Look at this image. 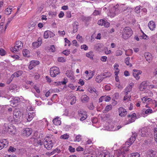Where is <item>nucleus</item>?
<instances>
[{
	"label": "nucleus",
	"instance_id": "f257e3e1",
	"mask_svg": "<svg viewBox=\"0 0 157 157\" xmlns=\"http://www.w3.org/2000/svg\"><path fill=\"white\" fill-rule=\"evenodd\" d=\"M124 6V5H121L119 6L117 4L113 6L110 10L109 12L108 13V15L111 17H113L121 12L124 11L126 10V8H123Z\"/></svg>",
	"mask_w": 157,
	"mask_h": 157
},
{
	"label": "nucleus",
	"instance_id": "f03ea898",
	"mask_svg": "<svg viewBox=\"0 0 157 157\" xmlns=\"http://www.w3.org/2000/svg\"><path fill=\"white\" fill-rule=\"evenodd\" d=\"M132 34L131 29L128 27H126L123 29L122 32V38L125 40L130 37Z\"/></svg>",
	"mask_w": 157,
	"mask_h": 157
},
{
	"label": "nucleus",
	"instance_id": "7ed1b4c3",
	"mask_svg": "<svg viewBox=\"0 0 157 157\" xmlns=\"http://www.w3.org/2000/svg\"><path fill=\"white\" fill-rule=\"evenodd\" d=\"M13 118L14 122L16 124H18L21 121V114L19 111H15L13 113Z\"/></svg>",
	"mask_w": 157,
	"mask_h": 157
},
{
	"label": "nucleus",
	"instance_id": "20e7f679",
	"mask_svg": "<svg viewBox=\"0 0 157 157\" xmlns=\"http://www.w3.org/2000/svg\"><path fill=\"white\" fill-rule=\"evenodd\" d=\"M50 73L51 77H55L60 73L59 69L56 67H52L50 69Z\"/></svg>",
	"mask_w": 157,
	"mask_h": 157
},
{
	"label": "nucleus",
	"instance_id": "39448f33",
	"mask_svg": "<svg viewBox=\"0 0 157 157\" xmlns=\"http://www.w3.org/2000/svg\"><path fill=\"white\" fill-rule=\"evenodd\" d=\"M44 144L45 147L48 150L51 149L53 145V144L51 140H45Z\"/></svg>",
	"mask_w": 157,
	"mask_h": 157
},
{
	"label": "nucleus",
	"instance_id": "423d86ee",
	"mask_svg": "<svg viewBox=\"0 0 157 157\" xmlns=\"http://www.w3.org/2000/svg\"><path fill=\"white\" fill-rule=\"evenodd\" d=\"M9 143L6 139H4L0 140V150L4 147H6L8 145Z\"/></svg>",
	"mask_w": 157,
	"mask_h": 157
},
{
	"label": "nucleus",
	"instance_id": "0eeeda50",
	"mask_svg": "<svg viewBox=\"0 0 157 157\" xmlns=\"http://www.w3.org/2000/svg\"><path fill=\"white\" fill-rule=\"evenodd\" d=\"M35 112L33 110H30L28 114L26 116L27 120L28 121H31L35 116Z\"/></svg>",
	"mask_w": 157,
	"mask_h": 157
},
{
	"label": "nucleus",
	"instance_id": "6e6552de",
	"mask_svg": "<svg viewBox=\"0 0 157 157\" xmlns=\"http://www.w3.org/2000/svg\"><path fill=\"white\" fill-rule=\"evenodd\" d=\"M98 25L101 26L104 25L105 27L107 28L109 27L110 24L106 21H105L103 19H101L99 20L98 22Z\"/></svg>",
	"mask_w": 157,
	"mask_h": 157
},
{
	"label": "nucleus",
	"instance_id": "1a4fd4ad",
	"mask_svg": "<svg viewBox=\"0 0 157 157\" xmlns=\"http://www.w3.org/2000/svg\"><path fill=\"white\" fill-rule=\"evenodd\" d=\"M78 114L79 117H81L80 120L83 121L86 119L87 117L86 113L83 111H79Z\"/></svg>",
	"mask_w": 157,
	"mask_h": 157
},
{
	"label": "nucleus",
	"instance_id": "9d476101",
	"mask_svg": "<svg viewBox=\"0 0 157 157\" xmlns=\"http://www.w3.org/2000/svg\"><path fill=\"white\" fill-rule=\"evenodd\" d=\"M118 111L119 116L121 117H124L127 115V111L123 107H120L118 109Z\"/></svg>",
	"mask_w": 157,
	"mask_h": 157
},
{
	"label": "nucleus",
	"instance_id": "9b49d317",
	"mask_svg": "<svg viewBox=\"0 0 157 157\" xmlns=\"http://www.w3.org/2000/svg\"><path fill=\"white\" fill-rule=\"evenodd\" d=\"M55 35V34L50 31L47 30L44 32V38L47 39L49 36L50 37H53Z\"/></svg>",
	"mask_w": 157,
	"mask_h": 157
},
{
	"label": "nucleus",
	"instance_id": "f8f14e48",
	"mask_svg": "<svg viewBox=\"0 0 157 157\" xmlns=\"http://www.w3.org/2000/svg\"><path fill=\"white\" fill-rule=\"evenodd\" d=\"M146 157H157V153L152 150H150L147 151Z\"/></svg>",
	"mask_w": 157,
	"mask_h": 157
},
{
	"label": "nucleus",
	"instance_id": "ddd939ff",
	"mask_svg": "<svg viewBox=\"0 0 157 157\" xmlns=\"http://www.w3.org/2000/svg\"><path fill=\"white\" fill-rule=\"evenodd\" d=\"M32 132L31 129L27 128H25L23 132V134L24 136H28L30 135Z\"/></svg>",
	"mask_w": 157,
	"mask_h": 157
},
{
	"label": "nucleus",
	"instance_id": "4468645a",
	"mask_svg": "<svg viewBox=\"0 0 157 157\" xmlns=\"http://www.w3.org/2000/svg\"><path fill=\"white\" fill-rule=\"evenodd\" d=\"M42 38L41 37H39L37 41L33 43V45L35 48H37L40 46L41 44Z\"/></svg>",
	"mask_w": 157,
	"mask_h": 157
},
{
	"label": "nucleus",
	"instance_id": "2eb2a0df",
	"mask_svg": "<svg viewBox=\"0 0 157 157\" xmlns=\"http://www.w3.org/2000/svg\"><path fill=\"white\" fill-rule=\"evenodd\" d=\"M20 99L17 97H15L13 98V100L10 101L11 105L13 106V105L17 104L20 101Z\"/></svg>",
	"mask_w": 157,
	"mask_h": 157
},
{
	"label": "nucleus",
	"instance_id": "dca6fc26",
	"mask_svg": "<svg viewBox=\"0 0 157 157\" xmlns=\"http://www.w3.org/2000/svg\"><path fill=\"white\" fill-rule=\"evenodd\" d=\"M144 56L146 60L150 62L152 59L151 54L149 52H145L144 54Z\"/></svg>",
	"mask_w": 157,
	"mask_h": 157
},
{
	"label": "nucleus",
	"instance_id": "f3484780",
	"mask_svg": "<svg viewBox=\"0 0 157 157\" xmlns=\"http://www.w3.org/2000/svg\"><path fill=\"white\" fill-rule=\"evenodd\" d=\"M148 26L149 29L151 30H154L155 27V23L153 21H151L148 23Z\"/></svg>",
	"mask_w": 157,
	"mask_h": 157
},
{
	"label": "nucleus",
	"instance_id": "a211bd4d",
	"mask_svg": "<svg viewBox=\"0 0 157 157\" xmlns=\"http://www.w3.org/2000/svg\"><path fill=\"white\" fill-rule=\"evenodd\" d=\"M59 117H56L53 120V123L55 125H59L60 124L61 121L60 120H59Z\"/></svg>",
	"mask_w": 157,
	"mask_h": 157
},
{
	"label": "nucleus",
	"instance_id": "6ab92c4d",
	"mask_svg": "<svg viewBox=\"0 0 157 157\" xmlns=\"http://www.w3.org/2000/svg\"><path fill=\"white\" fill-rule=\"evenodd\" d=\"M23 73L22 71L21 70L15 72L12 75L13 78L15 77H18L21 75Z\"/></svg>",
	"mask_w": 157,
	"mask_h": 157
},
{
	"label": "nucleus",
	"instance_id": "aec40b11",
	"mask_svg": "<svg viewBox=\"0 0 157 157\" xmlns=\"http://www.w3.org/2000/svg\"><path fill=\"white\" fill-rule=\"evenodd\" d=\"M104 78L102 77V74H101L97 76L96 78V81L98 83L101 82L103 79Z\"/></svg>",
	"mask_w": 157,
	"mask_h": 157
},
{
	"label": "nucleus",
	"instance_id": "412c9836",
	"mask_svg": "<svg viewBox=\"0 0 157 157\" xmlns=\"http://www.w3.org/2000/svg\"><path fill=\"white\" fill-rule=\"evenodd\" d=\"M137 136V134L136 133H133L132 136L129 138L130 141H131V144H132L135 141L136 139V137Z\"/></svg>",
	"mask_w": 157,
	"mask_h": 157
},
{
	"label": "nucleus",
	"instance_id": "4be33fe9",
	"mask_svg": "<svg viewBox=\"0 0 157 157\" xmlns=\"http://www.w3.org/2000/svg\"><path fill=\"white\" fill-rule=\"evenodd\" d=\"M103 45L100 43H97L94 45V49L96 50L100 51Z\"/></svg>",
	"mask_w": 157,
	"mask_h": 157
},
{
	"label": "nucleus",
	"instance_id": "5701e85b",
	"mask_svg": "<svg viewBox=\"0 0 157 157\" xmlns=\"http://www.w3.org/2000/svg\"><path fill=\"white\" fill-rule=\"evenodd\" d=\"M81 18L82 21L85 23L87 22L90 20V17H86L84 16H82Z\"/></svg>",
	"mask_w": 157,
	"mask_h": 157
},
{
	"label": "nucleus",
	"instance_id": "b1692460",
	"mask_svg": "<svg viewBox=\"0 0 157 157\" xmlns=\"http://www.w3.org/2000/svg\"><path fill=\"white\" fill-rule=\"evenodd\" d=\"M73 33H75L78 30L77 26H78V23L77 22H75L73 24Z\"/></svg>",
	"mask_w": 157,
	"mask_h": 157
},
{
	"label": "nucleus",
	"instance_id": "393cba45",
	"mask_svg": "<svg viewBox=\"0 0 157 157\" xmlns=\"http://www.w3.org/2000/svg\"><path fill=\"white\" fill-rule=\"evenodd\" d=\"M89 100V98L86 95H83L82 97V101L83 102H87Z\"/></svg>",
	"mask_w": 157,
	"mask_h": 157
},
{
	"label": "nucleus",
	"instance_id": "a878e982",
	"mask_svg": "<svg viewBox=\"0 0 157 157\" xmlns=\"http://www.w3.org/2000/svg\"><path fill=\"white\" fill-rule=\"evenodd\" d=\"M133 83H130L128 86L124 89L125 91L130 92L132 90V86L133 85Z\"/></svg>",
	"mask_w": 157,
	"mask_h": 157
},
{
	"label": "nucleus",
	"instance_id": "bb28decb",
	"mask_svg": "<svg viewBox=\"0 0 157 157\" xmlns=\"http://www.w3.org/2000/svg\"><path fill=\"white\" fill-rule=\"evenodd\" d=\"M23 46V44L20 41H18L16 42L15 46L17 48H20L21 49V48Z\"/></svg>",
	"mask_w": 157,
	"mask_h": 157
},
{
	"label": "nucleus",
	"instance_id": "cd10ccee",
	"mask_svg": "<svg viewBox=\"0 0 157 157\" xmlns=\"http://www.w3.org/2000/svg\"><path fill=\"white\" fill-rule=\"evenodd\" d=\"M141 133V136L142 137H144L146 136V133H147V131L146 128H143L141 129L140 131H139V132Z\"/></svg>",
	"mask_w": 157,
	"mask_h": 157
},
{
	"label": "nucleus",
	"instance_id": "c85d7f7f",
	"mask_svg": "<svg viewBox=\"0 0 157 157\" xmlns=\"http://www.w3.org/2000/svg\"><path fill=\"white\" fill-rule=\"evenodd\" d=\"M112 108V105H107L105 108V110H104V113H107L109 111V110H111Z\"/></svg>",
	"mask_w": 157,
	"mask_h": 157
},
{
	"label": "nucleus",
	"instance_id": "c756f323",
	"mask_svg": "<svg viewBox=\"0 0 157 157\" xmlns=\"http://www.w3.org/2000/svg\"><path fill=\"white\" fill-rule=\"evenodd\" d=\"M133 75L137 80H138L140 78L138 74L136 72V70L134 69L133 70Z\"/></svg>",
	"mask_w": 157,
	"mask_h": 157
},
{
	"label": "nucleus",
	"instance_id": "7c9ffc66",
	"mask_svg": "<svg viewBox=\"0 0 157 157\" xmlns=\"http://www.w3.org/2000/svg\"><path fill=\"white\" fill-rule=\"evenodd\" d=\"M88 90L90 93H93V92H95L96 94H97L98 93V91L95 88H89L88 89Z\"/></svg>",
	"mask_w": 157,
	"mask_h": 157
},
{
	"label": "nucleus",
	"instance_id": "2f4dec72",
	"mask_svg": "<svg viewBox=\"0 0 157 157\" xmlns=\"http://www.w3.org/2000/svg\"><path fill=\"white\" fill-rule=\"evenodd\" d=\"M101 13V11L95 10L93 13V15L94 16H96L98 15H100Z\"/></svg>",
	"mask_w": 157,
	"mask_h": 157
},
{
	"label": "nucleus",
	"instance_id": "473e14b6",
	"mask_svg": "<svg viewBox=\"0 0 157 157\" xmlns=\"http://www.w3.org/2000/svg\"><path fill=\"white\" fill-rule=\"evenodd\" d=\"M141 6H136L135 9V12L137 13H140V10L141 9Z\"/></svg>",
	"mask_w": 157,
	"mask_h": 157
},
{
	"label": "nucleus",
	"instance_id": "72a5a7b5",
	"mask_svg": "<svg viewBox=\"0 0 157 157\" xmlns=\"http://www.w3.org/2000/svg\"><path fill=\"white\" fill-rule=\"evenodd\" d=\"M129 59L130 58L129 57H127L125 59V62L127 65H130V67H131L132 66V65L131 64H129Z\"/></svg>",
	"mask_w": 157,
	"mask_h": 157
},
{
	"label": "nucleus",
	"instance_id": "f704fd0d",
	"mask_svg": "<svg viewBox=\"0 0 157 157\" xmlns=\"http://www.w3.org/2000/svg\"><path fill=\"white\" fill-rule=\"evenodd\" d=\"M111 73L109 72H107L106 73H104L103 74H102V77L104 76V78L109 77H110L111 75Z\"/></svg>",
	"mask_w": 157,
	"mask_h": 157
},
{
	"label": "nucleus",
	"instance_id": "c9c22d12",
	"mask_svg": "<svg viewBox=\"0 0 157 157\" xmlns=\"http://www.w3.org/2000/svg\"><path fill=\"white\" fill-rule=\"evenodd\" d=\"M69 137V135L66 134L62 135L60 137V138L64 140H66L68 139Z\"/></svg>",
	"mask_w": 157,
	"mask_h": 157
},
{
	"label": "nucleus",
	"instance_id": "e433bc0d",
	"mask_svg": "<svg viewBox=\"0 0 157 157\" xmlns=\"http://www.w3.org/2000/svg\"><path fill=\"white\" fill-rule=\"evenodd\" d=\"M61 151L60 150L58 149V148H56L55 149H54L53 150V151L50 153V154L51 155H53L54 153L57 152V153H59Z\"/></svg>",
	"mask_w": 157,
	"mask_h": 157
},
{
	"label": "nucleus",
	"instance_id": "4c0bfd02",
	"mask_svg": "<svg viewBox=\"0 0 157 157\" xmlns=\"http://www.w3.org/2000/svg\"><path fill=\"white\" fill-rule=\"evenodd\" d=\"M147 84V82H143L141 83L140 85L141 86H142L143 87V89H145Z\"/></svg>",
	"mask_w": 157,
	"mask_h": 157
},
{
	"label": "nucleus",
	"instance_id": "58836bf2",
	"mask_svg": "<svg viewBox=\"0 0 157 157\" xmlns=\"http://www.w3.org/2000/svg\"><path fill=\"white\" fill-rule=\"evenodd\" d=\"M76 100V98L75 96H73L71 98V105H73L75 104V102Z\"/></svg>",
	"mask_w": 157,
	"mask_h": 157
},
{
	"label": "nucleus",
	"instance_id": "ea45409f",
	"mask_svg": "<svg viewBox=\"0 0 157 157\" xmlns=\"http://www.w3.org/2000/svg\"><path fill=\"white\" fill-rule=\"evenodd\" d=\"M122 54V52L120 50H117L115 52V55L116 56L121 55Z\"/></svg>",
	"mask_w": 157,
	"mask_h": 157
},
{
	"label": "nucleus",
	"instance_id": "a19ab883",
	"mask_svg": "<svg viewBox=\"0 0 157 157\" xmlns=\"http://www.w3.org/2000/svg\"><path fill=\"white\" fill-rule=\"evenodd\" d=\"M154 133H155V136H154V138L155 141L157 143V127L155 128H154Z\"/></svg>",
	"mask_w": 157,
	"mask_h": 157
},
{
	"label": "nucleus",
	"instance_id": "79ce46f5",
	"mask_svg": "<svg viewBox=\"0 0 157 157\" xmlns=\"http://www.w3.org/2000/svg\"><path fill=\"white\" fill-rule=\"evenodd\" d=\"M114 125H110L109 126L110 131H116V127Z\"/></svg>",
	"mask_w": 157,
	"mask_h": 157
},
{
	"label": "nucleus",
	"instance_id": "37998d69",
	"mask_svg": "<svg viewBox=\"0 0 157 157\" xmlns=\"http://www.w3.org/2000/svg\"><path fill=\"white\" fill-rule=\"evenodd\" d=\"M11 10L10 8H7L5 10V13L7 15H9L11 13Z\"/></svg>",
	"mask_w": 157,
	"mask_h": 157
},
{
	"label": "nucleus",
	"instance_id": "c03bdc74",
	"mask_svg": "<svg viewBox=\"0 0 157 157\" xmlns=\"http://www.w3.org/2000/svg\"><path fill=\"white\" fill-rule=\"evenodd\" d=\"M17 88V86L14 84H12L9 87V88L11 90L15 89Z\"/></svg>",
	"mask_w": 157,
	"mask_h": 157
},
{
	"label": "nucleus",
	"instance_id": "a18cd8bd",
	"mask_svg": "<svg viewBox=\"0 0 157 157\" xmlns=\"http://www.w3.org/2000/svg\"><path fill=\"white\" fill-rule=\"evenodd\" d=\"M128 118H130L129 119L128 121H127V124L131 123L132 122H133L135 121V119L134 118H132V117H128Z\"/></svg>",
	"mask_w": 157,
	"mask_h": 157
},
{
	"label": "nucleus",
	"instance_id": "49530a36",
	"mask_svg": "<svg viewBox=\"0 0 157 157\" xmlns=\"http://www.w3.org/2000/svg\"><path fill=\"white\" fill-rule=\"evenodd\" d=\"M140 37L141 39L145 40H147L148 38L147 36L144 32H143V35L141 36Z\"/></svg>",
	"mask_w": 157,
	"mask_h": 157
},
{
	"label": "nucleus",
	"instance_id": "de8ad7c7",
	"mask_svg": "<svg viewBox=\"0 0 157 157\" xmlns=\"http://www.w3.org/2000/svg\"><path fill=\"white\" fill-rule=\"evenodd\" d=\"M140 154L138 153H135L131 154L130 157H140Z\"/></svg>",
	"mask_w": 157,
	"mask_h": 157
},
{
	"label": "nucleus",
	"instance_id": "09e8293b",
	"mask_svg": "<svg viewBox=\"0 0 157 157\" xmlns=\"http://www.w3.org/2000/svg\"><path fill=\"white\" fill-rule=\"evenodd\" d=\"M29 51L27 49H25L23 51V56H27L29 53Z\"/></svg>",
	"mask_w": 157,
	"mask_h": 157
},
{
	"label": "nucleus",
	"instance_id": "8fccbe9b",
	"mask_svg": "<svg viewBox=\"0 0 157 157\" xmlns=\"http://www.w3.org/2000/svg\"><path fill=\"white\" fill-rule=\"evenodd\" d=\"M0 54L1 56H4L6 54V52L5 50L2 49H0Z\"/></svg>",
	"mask_w": 157,
	"mask_h": 157
},
{
	"label": "nucleus",
	"instance_id": "3c124183",
	"mask_svg": "<svg viewBox=\"0 0 157 157\" xmlns=\"http://www.w3.org/2000/svg\"><path fill=\"white\" fill-rule=\"evenodd\" d=\"M33 62H32V61L30 62V64L29 66V68L30 70L32 69L33 67H35V65L33 64Z\"/></svg>",
	"mask_w": 157,
	"mask_h": 157
},
{
	"label": "nucleus",
	"instance_id": "603ef678",
	"mask_svg": "<svg viewBox=\"0 0 157 157\" xmlns=\"http://www.w3.org/2000/svg\"><path fill=\"white\" fill-rule=\"evenodd\" d=\"M58 61L60 62H64L66 61V60L63 57H59L58 59Z\"/></svg>",
	"mask_w": 157,
	"mask_h": 157
},
{
	"label": "nucleus",
	"instance_id": "864d4df0",
	"mask_svg": "<svg viewBox=\"0 0 157 157\" xmlns=\"http://www.w3.org/2000/svg\"><path fill=\"white\" fill-rule=\"evenodd\" d=\"M86 56L90 58L91 59H93V56L92 53L90 52L87 53L86 54Z\"/></svg>",
	"mask_w": 157,
	"mask_h": 157
},
{
	"label": "nucleus",
	"instance_id": "5fc2aeb1",
	"mask_svg": "<svg viewBox=\"0 0 157 157\" xmlns=\"http://www.w3.org/2000/svg\"><path fill=\"white\" fill-rule=\"evenodd\" d=\"M16 150V149L15 148L11 146L8 149V151H11V152H14Z\"/></svg>",
	"mask_w": 157,
	"mask_h": 157
},
{
	"label": "nucleus",
	"instance_id": "6e6d98bb",
	"mask_svg": "<svg viewBox=\"0 0 157 157\" xmlns=\"http://www.w3.org/2000/svg\"><path fill=\"white\" fill-rule=\"evenodd\" d=\"M81 135H79L76 137V140L75 141L79 142L81 140Z\"/></svg>",
	"mask_w": 157,
	"mask_h": 157
},
{
	"label": "nucleus",
	"instance_id": "4d7b16f0",
	"mask_svg": "<svg viewBox=\"0 0 157 157\" xmlns=\"http://www.w3.org/2000/svg\"><path fill=\"white\" fill-rule=\"evenodd\" d=\"M63 54H64L65 55L67 56L70 54V50H66L63 51Z\"/></svg>",
	"mask_w": 157,
	"mask_h": 157
},
{
	"label": "nucleus",
	"instance_id": "13d9d810",
	"mask_svg": "<svg viewBox=\"0 0 157 157\" xmlns=\"http://www.w3.org/2000/svg\"><path fill=\"white\" fill-rule=\"evenodd\" d=\"M152 110L151 109H147L145 111V114H150L152 113Z\"/></svg>",
	"mask_w": 157,
	"mask_h": 157
},
{
	"label": "nucleus",
	"instance_id": "bf43d9fd",
	"mask_svg": "<svg viewBox=\"0 0 157 157\" xmlns=\"http://www.w3.org/2000/svg\"><path fill=\"white\" fill-rule=\"evenodd\" d=\"M14 78L13 77V76H12V75L11 76V77H10V78L8 79L7 81L6 82V83L7 84H9L11 82V81H12L13 78Z\"/></svg>",
	"mask_w": 157,
	"mask_h": 157
},
{
	"label": "nucleus",
	"instance_id": "052dcab7",
	"mask_svg": "<svg viewBox=\"0 0 157 157\" xmlns=\"http://www.w3.org/2000/svg\"><path fill=\"white\" fill-rule=\"evenodd\" d=\"M68 86L72 90H74L77 87V86H74L73 84H69L68 85Z\"/></svg>",
	"mask_w": 157,
	"mask_h": 157
},
{
	"label": "nucleus",
	"instance_id": "680f3d73",
	"mask_svg": "<svg viewBox=\"0 0 157 157\" xmlns=\"http://www.w3.org/2000/svg\"><path fill=\"white\" fill-rule=\"evenodd\" d=\"M94 72H90L89 74L88 75V78L87 80L90 79V78H91L93 75H94Z\"/></svg>",
	"mask_w": 157,
	"mask_h": 157
},
{
	"label": "nucleus",
	"instance_id": "e2e57ef3",
	"mask_svg": "<svg viewBox=\"0 0 157 157\" xmlns=\"http://www.w3.org/2000/svg\"><path fill=\"white\" fill-rule=\"evenodd\" d=\"M81 49H83L85 50H86L88 49V47L85 44H83L81 46Z\"/></svg>",
	"mask_w": 157,
	"mask_h": 157
},
{
	"label": "nucleus",
	"instance_id": "0e129e2a",
	"mask_svg": "<svg viewBox=\"0 0 157 157\" xmlns=\"http://www.w3.org/2000/svg\"><path fill=\"white\" fill-rule=\"evenodd\" d=\"M69 150L71 152H74L75 151V148L72 147L71 146H69Z\"/></svg>",
	"mask_w": 157,
	"mask_h": 157
},
{
	"label": "nucleus",
	"instance_id": "69168bd1",
	"mask_svg": "<svg viewBox=\"0 0 157 157\" xmlns=\"http://www.w3.org/2000/svg\"><path fill=\"white\" fill-rule=\"evenodd\" d=\"M107 59V57L106 56H102L101 59V61L105 62L106 61Z\"/></svg>",
	"mask_w": 157,
	"mask_h": 157
},
{
	"label": "nucleus",
	"instance_id": "338daca9",
	"mask_svg": "<svg viewBox=\"0 0 157 157\" xmlns=\"http://www.w3.org/2000/svg\"><path fill=\"white\" fill-rule=\"evenodd\" d=\"M51 52H54L55 50V48L54 45H52L51 46L49 49Z\"/></svg>",
	"mask_w": 157,
	"mask_h": 157
},
{
	"label": "nucleus",
	"instance_id": "774afa93",
	"mask_svg": "<svg viewBox=\"0 0 157 157\" xmlns=\"http://www.w3.org/2000/svg\"><path fill=\"white\" fill-rule=\"evenodd\" d=\"M101 157H109V156L108 153H105L103 155H101Z\"/></svg>",
	"mask_w": 157,
	"mask_h": 157
}]
</instances>
